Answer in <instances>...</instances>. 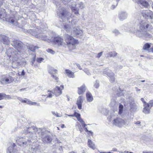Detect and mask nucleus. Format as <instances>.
Listing matches in <instances>:
<instances>
[{
  "label": "nucleus",
  "mask_w": 153,
  "mask_h": 153,
  "mask_svg": "<svg viewBox=\"0 0 153 153\" xmlns=\"http://www.w3.org/2000/svg\"><path fill=\"white\" fill-rule=\"evenodd\" d=\"M149 25L145 21L143 25H142L140 27V31L137 32L138 37H142L144 36L146 38H151L152 35L149 33L147 32Z\"/></svg>",
  "instance_id": "nucleus-1"
},
{
  "label": "nucleus",
  "mask_w": 153,
  "mask_h": 153,
  "mask_svg": "<svg viewBox=\"0 0 153 153\" xmlns=\"http://www.w3.org/2000/svg\"><path fill=\"white\" fill-rule=\"evenodd\" d=\"M145 21L143 20H138L134 25H131L129 28L128 31L132 33H135L138 36L137 32L140 31V28L142 25H143Z\"/></svg>",
  "instance_id": "nucleus-2"
},
{
  "label": "nucleus",
  "mask_w": 153,
  "mask_h": 153,
  "mask_svg": "<svg viewBox=\"0 0 153 153\" xmlns=\"http://www.w3.org/2000/svg\"><path fill=\"white\" fill-rule=\"evenodd\" d=\"M11 44L17 50H20L18 51L21 54L25 53V45L21 41L15 39L12 42Z\"/></svg>",
  "instance_id": "nucleus-3"
},
{
  "label": "nucleus",
  "mask_w": 153,
  "mask_h": 153,
  "mask_svg": "<svg viewBox=\"0 0 153 153\" xmlns=\"http://www.w3.org/2000/svg\"><path fill=\"white\" fill-rule=\"evenodd\" d=\"M42 30L38 28V30L36 31L35 32L32 33L33 36L39 39L48 42L51 37L47 36L45 33H41Z\"/></svg>",
  "instance_id": "nucleus-4"
},
{
  "label": "nucleus",
  "mask_w": 153,
  "mask_h": 153,
  "mask_svg": "<svg viewBox=\"0 0 153 153\" xmlns=\"http://www.w3.org/2000/svg\"><path fill=\"white\" fill-rule=\"evenodd\" d=\"M128 120L123 119L121 118H117L114 119L113 121V124L118 127L126 126L129 124Z\"/></svg>",
  "instance_id": "nucleus-5"
},
{
  "label": "nucleus",
  "mask_w": 153,
  "mask_h": 153,
  "mask_svg": "<svg viewBox=\"0 0 153 153\" xmlns=\"http://www.w3.org/2000/svg\"><path fill=\"white\" fill-rule=\"evenodd\" d=\"M59 13L58 14L63 22L68 21L69 19V17L70 16L69 13H68L65 10V8L62 7L59 9Z\"/></svg>",
  "instance_id": "nucleus-6"
},
{
  "label": "nucleus",
  "mask_w": 153,
  "mask_h": 153,
  "mask_svg": "<svg viewBox=\"0 0 153 153\" xmlns=\"http://www.w3.org/2000/svg\"><path fill=\"white\" fill-rule=\"evenodd\" d=\"M64 37L65 41L69 46L74 45L77 42V40L74 39L73 37L68 34L64 35Z\"/></svg>",
  "instance_id": "nucleus-7"
},
{
  "label": "nucleus",
  "mask_w": 153,
  "mask_h": 153,
  "mask_svg": "<svg viewBox=\"0 0 153 153\" xmlns=\"http://www.w3.org/2000/svg\"><path fill=\"white\" fill-rule=\"evenodd\" d=\"M64 28L65 30L68 32L70 31L72 28H73L74 31V33L77 35H82V31L79 28H75L74 27H71L70 26L68 25H65L64 26Z\"/></svg>",
  "instance_id": "nucleus-8"
},
{
  "label": "nucleus",
  "mask_w": 153,
  "mask_h": 153,
  "mask_svg": "<svg viewBox=\"0 0 153 153\" xmlns=\"http://www.w3.org/2000/svg\"><path fill=\"white\" fill-rule=\"evenodd\" d=\"M49 73L51 75L52 77L55 79L56 82H58V78L56 75L57 71L54 68L49 67L48 69Z\"/></svg>",
  "instance_id": "nucleus-9"
},
{
  "label": "nucleus",
  "mask_w": 153,
  "mask_h": 153,
  "mask_svg": "<svg viewBox=\"0 0 153 153\" xmlns=\"http://www.w3.org/2000/svg\"><path fill=\"white\" fill-rule=\"evenodd\" d=\"M103 73L107 75L110 79L111 81L113 82L114 80V74L109 69H105L104 70Z\"/></svg>",
  "instance_id": "nucleus-10"
},
{
  "label": "nucleus",
  "mask_w": 153,
  "mask_h": 153,
  "mask_svg": "<svg viewBox=\"0 0 153 153\" xmlns=\"http://www.w3.org/2000/svg\"><path fill=\"white\" fill-rule=\"evenodd\" d=\"M53 41L55 44L59 46L63 45L64 44L63 39L59 36L54 37L53 39Z\"/></svg>",
  "instance_id": "nucleus-11"
},
{
  "label": "nucleus",
  "mask_w": 153,
  "mask_h": 153,
  "mask_svg": "<svg viewBox=\"0 0 153 153\" xmlns=\"http://www.w3.org/2000/svg\"><path fill=\"white\" fill-rule=\"evenodd\" d=\"M64 88V86L62 85H61L60 87H56L54 89L53 94L56 97L59 96L62 94V90Z\"/></svg>",
  "instance_id": "nucleus-12"
},
{
  "label": "nucleus",
  "mask_w": 153,
  "mask_h": 153,
  "mask_svg": "<svg viewBox=\"0 0 153 153\" xmlns=\"http://www.w3.org/2000/svg\"><path fill=\"white\" fill-rule=\"evenodd\" d=\"M142 15L143 17L147 19H153V14L152 12L150 10H143L142 13Z\"/></svg>",
  "instance_id": "nucleus-13"
},
{
  "label": "nucleus",
  "mask_w": 153,
  "mask_h": 153,
  "mask_svg": "<svg viewBox=\"0 0 153 153\" xmlns=\"http://www.w3.org/2000/svg\"><path fill=\"white\" fill-rule=\"evenodd\" d=\"M13 80V77L9 76L8 78L2 77L0 80V82L2 84H7L11 83Z\"/></svg>",
  "instance_id": "nucleus-14"
},
{
  "label": "nucleus",
  "mask_w": 153,
  "mask_h": 153,
  "mask_svg": "<svg viewBox=\"0 0 153 153\" xmlns=\"http://www.w3.org/2000/svg\"><path fill=\"white\" fill-rule=\"evenodd\" d=\"M42 138V141L45 143H50L52 140L51 136L49 135H43Z\"/></svg>",
  "instance_id": "nucleus-15"
},
{
  "label": "nucleus",
  "mask_w": 153,
  "mask_h": 153,
  "mask_svg": "<svg viewBox=\"0 0 153 153\" xmlns=\"http://www.w3.org/2000/svg\"><path fill=\"white\" fill-rule=\"evenodd\" d=\"M15 145L13 143L12 146L9 147L7 150V153H19L18 150L15 149Z\"/></svg>",
  "instance_id": "nucleus-16"
},
{
  "label": "nucleus",
  "mask_w": 153,
  "mask_h": 153,
  "mask_svg": "<svg viewBox=\"0 0 153 153\" xmlns=\"http://www.w3.org/2000/svg\"><path fill=\"white\" fill-rule=\"evenodd\" d=\"M127 16L128 14L125 12L121 11L119 13V18L121 21H123L126 19Z\"/></svg>",
  "instance_id": "nucleus-17"
},
{
  "label": "nucleus",
  "mask_w": 153,
  "mask_h": 153,
  "mask_svg": "<svg viewBox=\"0 0 153 153\" xmlns=\"http://www.w3.org/2000/svg\"><path fill=\"white\" fill-rule=\"evenodd\" d=\"M83 101L82 97V96H79L77 100L76 104L78 109L79 110L82 109V103Z\"/></svg>",
  "instance_id": "nucleus-18"
},
{
  "label": "nucleus",
  "mask_w": 153,
  "mask_h": 153,
  "mask_svg": "<svg viewBox=\"0 0 153 153\" xmlns=\"http://www.w3.org/2000/svg\"><path fill=\"white\" fill-rule=\"evenodd\" d=\"M0 38L2 39L1 42L4 44L8 45L10 43L9 40L8 38L4 35H0Z\"/></svg>",
  "instance_id": "nucleus-19"
},
{
  "label": "nucleus",
  "mask_w": 153,
  "mask_h": 153,
  "mask_svg": "<svg viewBox=\"0 0 153 153\" xmlns=\"http://www.w3.org/2000/svg\"><path fill=\"white\" fill-rule=\"evenodd\" d=\"M33 131H34V128L33 127H25L23 131V133L25 134L28 133L30 134H32Z\"/></svg>",
  "instance_id": "nucleus-20"
},
{
  "label": "nucleus",
  "mask_w": 153,
  "mask_h": 153,
  "mask_svg": "<svg viewBox=\"0 0 153 153\" xmlns=\"http://www.w3.org/2000/svg\"><path fill=\"white\" fill-rule=\"evenodd\" d=\"M47 92L48 93V94H46V95H42V96H47L46 98L45 99V100H44L43 99H42L41 100H40V101H43L45 102L46 101V99L47 98L49 97V98H52L53 96V95L52 94V93L53 94V91H50V90H48L47 91Z\"/></svg>",
  "instance_id": "nucleus-21"
},
{
  "label": "nucleus",
  "mask_w": 153,
  "mask_h": 153,
  "mask_svg": "<svg viewBox=\"0 0 153 153\" xmlns=\"http://www.w3.org/2000/svg\"><path fill=\"white\" fill-rule=\"evenodd\" d=\"M143 106L144 107L143 108V112L145 114H149L151 108H150V107H149V105L147 103L143 105Z\"/></svg>",
  "instance_id": "nucleus-22"
},
{
  "label": "nucleus",
  "mask_w": 153,
  "mask_h": 153,
  "mask_svg": "<svg viewBox=\"0 0 153 153\" xmlns=\"http://www.w3.org/2000/svg\"><path fill=\"white\" fill-rule=\"evenodd\" d=\"M16 142L19 146H24L25 145H26L27 144V142L22 138H20L19 140H17Z\"/></svg>",
  "instance_id": "nucleus-23"
},
{
  "label": "nucleus",
  "mask_w": 153,
  "mask_h": 153,
  "mask_svg": "<svg viewBox=\"0 0 153 153\" xmlns=\"http://www.w3.org/2000/svg\"><path fill=\"white\" fill-rule=\"evenodd\" d=\"M22 30L25 33H30L33 36L32 33L34 32H35L36 31L38 30V28H33V29H30L28 30L24 29H22Z\"/></svg>",
  "instance_id": "nucleus-24"
},
{
  "label": "nucleus",
  "mask_w": 153,
  "mask_h": 153,
  "mask_svg": "<svg viewBox=\"0 0 153 153\" xmlns=\"http://www.w3.org/2000/svg\"><path fill=\"white\" fill-rule=\"evenodd\" d=\"M68 5H69V7L71 8V10H72L73 12L74 13L76 14H79V9L77 8H76V5L75 4L72 5H70L69 4H68Z\"/></svg>",
  "instance_id": "nucleus-25"
},
{
  "label": "nucleus",
  "mask_w": 153,
  "mask_h": 153,
  "mask_svg": "<svg viewBox=\"0 0 153 153\" xmlns=\"http://www.w3.org/2000/svg\"><path fill=\"white\" fill-rule=\"evenodd\" d=\"M137 2L138 4H140L145 7H147L149 6L148 3L146 1L142 0H137Z\"/></svg>",
  "instance_id": "nucleus-26"
},
{
  "label": "nucleus",
  "mask_w": 153,
  "mask_h": 153,
  "mask_svg": "<svg viewBox=\"0 0 153 153\" xmlns=\"http://www.w3.org/2000/svg\"><path fill=\"white\" fill-rule=\"evenodd\" d=\"M88 145L90 148L94 150L96 149L95 144L90 139H88Z\"/></svg>",
  "instance_id": "nucleus-27"
},
{
  "label": "nucleus",
  "mask_w": 153,
  "mask_h": 153,
  "mask_svg": "<svg viewBox=\"0 0 153 153\" xmlns=\"http://www.w3.org/2000/svg\"><path fill=\"white\" fill-rule=\"evenodd\" d=\"M86 97L87 101L89 102H92L93 100V97L91 94L89 92H87L86 94Z\"/></svg>",
  "instance_id": "nucleus-28"
},
{
  "label": "nucleus",
  "mask_w": 153,
  "mask_h": 153,
  "mask_svg": "<svg viewBox=\"0 0 153 153\" xmlns=\"http://www.w3.org/2000/svg\"><path fill=\"white\" fill-rule=\"evenodd\" d=\"M85 91V85H82L80 88H78V93L79 94H83Z\"/></svg>",
  "instance_id": "nucleus-29"
},
{
  "label": "nucleus",
  "mask_w": 153,
  "mask_h": 153,
  "mask_svg": "<svg viewBox=\"0 0 153 153\" xmlns=\"http://www.w3.org/2000/svg\"><path fill=\"white\" fill-rule=\"evenodd\" d=\"M65 72L68 76L70 78H74V73L71 71L66 69L65 70Z\"/></svg>",
  "instance_id": "nucleus-30"
},
{
  "label": "nucleus",
  "mask_w": 153,
  "mask_h": 153,
  "mask_svg": "<svg viewBox=\"0 0 153 153\" xmlns=\"http://www.w3.org/2000/svg\"><path fill=\"white\" fill-rule=\"evenodd\" d=\"M6 14L5 10L4 9H0V18L2 19L5 17Z\"/></svg>",
  "instance_id": "nucleus-31"
},
{
  "label": "nucleus",
  "mask_w": 153,
  "mask_h": 153,
  "mask_svg": "<svg viewBox=\"0 0 153 153\" xmlns=\"http://www.w3.org/2000/svg\"><path fill=\"white\" fill-rule=\"evenodd\" d=\"M151 43H146L145 44L143 47V49L149 51V48L151 47Z\"/></svg>",
  "instance_id": "nucleus-32"
},
{
  "label": "nucleus",
  "mask_w": 153,
  "mask_h": 153,
  "mask_svg": "<svg viewBox=\"0 0 153 153\" xmlns=\"http://www.w3.org/2000/svg\"><path fill=\"white\" fill-rule=\"evenodd\" d=\"M133 102H131L130 103V107L131 109L133 110H136L137 109V107L136 103L134 102V100L132 99Z\"/></svg>",
  "instance_id": "nucleus-33"
},
{
  "label": "nucleus",
  "mask_w": 153,
  "mask_h": 153,
  "mask_svg": "<svg viewBox=\"0 0 153 153\" xmlns=\"http://www.w3.org/2000/svg\"><path fill=\"white\" fill-rule=\"evenodd\" d=\"M1 94L2 95L1 97V100L3 99H11V97L9 95H6L4 93H1Z\"/></svg>",
  "instance_id": "nucleus-34"
},
{
  "label": "nucleus",
  "mask_w": 153,
  "mask_h": 153,
  "mask_svg": "<svg viewBox=\"0 0 153 153\" xmlns=\"http://www.w3.org/2000/svg\"><path fill=\"white\" fill-rule=\"evenodd\" d=\"M39 48V47L37 46H31L29 47L28 49L33 52H35V50Z\"/></svg>",
  "instance_id": "nucleus-35"
},
{
  "label": "nucleus",
  "mask_w": 153,
  "mask_h": 153,
  "mask_svg": "<svg viewBox=\"0 0 153 153\" xmlns=\"http://www.w3.org/2000/svg\"><path fill=\"white\" fill-rule=\"evenodd\" d=\"M123 106L122 105L120 104L119 107V114H121L123 111Z\"/></svg>",
  "instance_id": "nucleus-36"
},
{
  "label": "nucleus",
  "mask_w": 153,
  "mask_h": 153,
  "mask_svg": "<svg viewBox=\"0 0 153 153\" xmlns=\"http://www.w3.org/2000/svg\"><path fill=\"white\" fill-rule=\"evenodd\" d=\"M18 99L20 101L24 103H26L27 104H28L29 100L27 99H25V100H23L20 97H18Z\"/></svg>",
  "instance_id": "nucleus-37"
},
{
  "label": "nucleus",
  "mask_w": 153,
  "mask_h": 153,
  "mask_svg": "<svg viewBox=\"0 0 153 153\" xmlns=\"http://www.w3.org/2000/svg\"><path fill=\"white\" fill-rule=\"evenodd\" d=\"M51 113L53 114L55 116L57 117H60L62 116V114L58 113L57 112L53 111H52Z\"/></svg>",
  "instance_id": "nucleus-38"
},
{
  "label": "nucleus",
  "mask_w": 153,
  "mask_h": 153,
  "mask_svg": "<svg viewBox=\"0 0 153 153\" xmlns=\"http://www.w3.org/2000/svg\"><path fill=\"white\" fill-rule=\"evenodd\" d=\"M31 105H37V106H39V103H37L36 102H32L30 100L29 101L28 104Z\"/></svg>",
  "instance_id": "nucleus-39"
},
{
  "label": "nucleus",
  "mask_w": 153,
  "mask_h": 153,
  "mask_svg": "<svg viewBox=\"0 0 153 153\" xmlns=\"http://www.w3.org/2000/svg\"><path fill=\"white\" fill-rule=\"evenodd\" d=\"M74 117H75L77 120L80 118V114L75 111L74 114Z\"/></svg>",
  "instance_id": "nucleus-40"
},
{
  "label": "nucleus",
  "mask_w": 153,
  "mask_h": 153,
  "mask_svg": "<svg viewBox=\"0 0 153 153\" xmlns=\"http://www.w3.org/2000/svg\"><path fill=\"white\" fill-rule=\"evenodd\" d=\"M147 104L149 105V106L150 107V108H151L153 106V100H150Z\"/></svg>",
  "instance_id": "nucleus-41"
},
{
  "label": "nucleus",
  "mask_w": 153,
  "mask_h": 153,
  "mask_svg": "<svg viewBox=\"0 0 153 153\" xmlns=\"http://www.w3.org/2000/svg\"><path fill=\"white\" fill-rule=\"evenodd\" d=\"M44 59V58L42 57L37 58L36 59V61L39 63H41V62Z\"/></svg>",
  "instance_id": "nucleus-42"
},
{
  "label": "nucleus",
  "mask_w": 153,
  "mask_h": 153,
  "mask_svg": "<svg viewBox=\"0 0 153 153\" xmlns=\"http://www.w3.org/2000/svg\"><path fill=\"white\" fill-rule=\"evenodd\" d=\"M94 86L95 88H97L99 86V82L96 80L94 83Z\"/></svg>",
  "instance_id": "nucleus-43"
},
{
  "label": "nucleus",
  "mask_w": 153,
  "mask_h": 153,
  "mask_svg": "<svg viewBox=\"0 0 153 153\" xmlns=\"http://www.w3.org/2000/svg\"><path fill=\"white\" fill-rule=\"evenodd\" d=\"M8 21L10 23L13 24L14 22V20L13 18L10 17L8 19Z\"/></svg>",
  "instance_id": "nucleus-44"
},
{
  "label": "nucleus",
  "mask_w": 153,
  "mask_h": 153,
  "mask_svg": "<svg viewBox=\"0 0 153 153\" xmlns=\"http://www.w3.org/2000/svg\"><path fill=\"white\" fill-rule=\"evenodd\" d=\"M112 32L113 33L115 34L116 35H118L120 33L119 31L116 29L113 30L112 31Z\"/></svg>",
  "instance_id": "nucleus-45"
},
{
  "label": "nucleus",
  "mask_w": 153,
  "mask_h": 153,
  "mask_svg": "<svg viewBox=\"0 0 153 153\" xmlns=\"http://www.w3.org/2000/svg\"><path fill=\"white\" fill-rule=\"evenodd\" d=\"M111 57H114L115 56L117 55V53L114 51L111 52Z\"/></svg>",
  "instance_id": "nucleus-46"
},
{
  "label": "nucleus",
  "mask_w": 153,
  "mask_h": 153,
  "mask_svg": "<svg viewBox=\"0 0 153 153\" xmlns=\"http://www.w3.org/2000/svg\"><path fill=\"white\" fill-rule=\"evenodd\" d=\"M47 51L48 52L53 54L55 53V52L51 49H48L47 50Z\"/></svg>",
  "instance_id": "nucleus-47"
},
{
  "label": "nucleus",
  "mask_w": 153,
  "mask_h": 153,
  "mask_svg": "<svg viewBox=\"0 0 153 153\" xmlns=\"http://www.w3.org/2000/svg\"><path fill=\"white\" fill-rule=\"evenodd\" d=\"M79 7L81 9H82L84 8L83 4L82 2H80L79 4Z\"/></svg>",
  "instance_id": "nucleus-48"
},
{
  "label": "nucleus",
  "mask_w": 153,
  "mask_h": 153,
  "mask_svg": "<svg viewBox=\"0 0 153 153\" xmlns=\"http://www.w3.org/2000/svg\"><path fill=\"white\" fill-rule=\"evenodd\" d=\"M36 60V55H33V57L32 58V60L31 61L32 65H33L34 64V62Z\"/></svg>",
  "instance_id": "nucleus-49"
},
{
  "label": "nucleus",
  "mask_w": 153,
  "mask_h": 153,
  "mask_svg": "<svg viewBox=\"0 0 153 153\" xmlns=\"http://www.w3.org/2000/svg\"><path fill=\"white\" fill-rule=\"evenodd\" d=\"M71 0H63L62 2L65 4H67Z\"/></svg>",
  "instance_id": "nucleus-50"
},
{
  "label": "nucleus",
  "mask_w": 153,
  "mask_h": 153,
  "mask_svg": "<svg viewBox=\"0 0 153 153\" xmlns=\"http://www.w3.org/2000/svg\"><path fill=\"white\" fill-rule=\"evenodd\" d=\"M84 72L86 74L88 75H89L90 74V73L89 71L87 69H84Z\"/></svg>",
  "instance_id": "nucleus-51"
},
{
  "label": "nucleus",
  "mask_w": 153,
  "mask_h": 153,
  "mask_svg": "<svg viewBox=\"0 0 153 153\" xmlns=\"http://www.w3.org/2000/svg\"><path fill=\"white\" fill-rule=\"evenodd\" d=\"M99 25H99L98 27H99V28H100V29H102L104 27L103 25H102L101 23H100Z\"/></svg>",
  "instance_id": "nucleus-52"
},
{
  "label": "nucleus",
  "mask_w": 153,
  "mask_h": 153,
  "mask_svg": "<svg viewBox=\"0 0 153 153\" xmlns=\"http://www.w3.org/2000/svg\"><path fill=\"white\" fill-rule=\"evenodd\" d=\"M80 123H83L84 122V121L82 119L81 117L79 118V119H78L77 120Z\"/></svg>",
  "instance_id": "nucleus-53"
},
{
  "label": "nucleus",
  "mask_w": 153,
  "mask_h": 153,
  "mask_svg": "<svg viewBox=\"0 0 153 153\" xmlns=\"http://www.w3.org/2000/svg\"><path fill=\"white\" fill-rule=\"evenodd\" d=\"M80 123H83L84 122V121L82 119L81 117L79 118V119H78L77 120Z\"/></svg>",
  "instance_id": "nucleus-54"
},
{
  "label": "nucleus",
  "mask_w": 153,
  "mask_h": 153,
  "mask_svg": "<svg viewBox=\"0 0 153 153\" xmlns=\"http://www.w3.org/2000/svg\"><path fill=\"white\" fill-rule=\"evenodd\" d=\"M102 52L99 53L97 56V57L99 58L102 55Z\"/></svg>",
  "instance_id": "nucleus-55"
},
{
  "label": "nucleus",
  "mask_w": 153,
  "mask_h": 153,
  "mask_svg": "<svg viewBox=\"0 0 153 153\" xmlns=\"http://www.w3.org/2000/svg\"><path fill=\"white\" fill-rule=\"evenodd\" d=\"M135 89L138 93H139L140 92V90L138 89L137 88L135 87Z\"/></svg>",
  "instance_id": "nucleus-56"
},
{
  "label": "nucleus",
  "mask_w": 153,
  "mask_h": 153,
  "mask_svg": "<svg viewBox=\"0 0 153 153\" xmlns=\"http://www.w3.org/2000/svg\"><path fill=\"white\" fill-rule=\"evenodd\" d=\"M141 100L143 103V105H145V104L147 103H146L145 101V100L143 98H141Z\"/></svg>",
  "instance_id": "nucleus-57"
},
{
  "label": "nucleus",
  "mask_w": 153,
  "mask_h": 153,
  "mask_svg": "<svg viewBox=\"0 0 153 153\" xmlns=\"http://www.w3.org/2000/svg\"><path fill=\"white\" fill-rule=\"evenodd\" d=\"M117 6V5H116V4L115 5H112L111 6V9L112 10H113L115 8V7H116V6Z\"/></svg>",
  "instance_id": "nucleus-58"
},
{
  "label": "nucleus",
  "mask_w": 153,
  "mask_h": 153,
  "mask_svg": "<svg viewBox=\"0 0 153 153\" xmlns=\"http://www.w3.org/2000/svg\"><path fill=\"white\" fill-rule=\"evenodd\" d=\"M25 75V72L24 70H22L21 74L20 75V76H23Z\"/></svg>",
  "instance_id": "nucleus-59"
},
{
  "label": "nucleus",
  "mask_w": 153,
  "mask_h": 153,
  "mask_svg": "<svg viewBox=\"0 0 153 153\" xmlns=\"http://www.w3.org/2000/svg\"><path fill=\"white\" fill-rule=\"evenodd\" d=\"M149 52L153 53V46H152L149 50Z\"/></svg>",
  "instance_id": "nucleus-60"
},
{
  "label": "nucleus",
  "mask_w": 153,
  "mask_h": 153,
  "mask_svg": "<svg viewBox=\"0 0 153 153\" xmlns=\"http://www.w3.org/2000/svg\"><path fill=\"white\" fill-rule=\"evenodd\" d=\"M76 65L77 66V67L80 70L82 69V68H81L80 65L78 64H76Z\"/></svg>",
  "instance_id": "nucleus-61"
},
{
  "label": "nucleus",
  "mask_w": 153,
  "mask_h": 153,
  "mask_svg": "<svg viewBox=\"0 0 153 153\" xmlns=\"http://www.w3.org/2000/svg\"><path fill=\"white\" fill-rule=\"evenodd\" d=\"M143 153H153V151H143Z\"/></svg>",
  "instance_id": "nucleus-62"
},
{
  "label": "nucleus",
  "mask_w": 153,
  "mask_h": 153,
  "mask_svg": "<svg viewBox=\"0 0 153 153\" xmlns=\"http://www.w3.org/2000/svg\"><path fill=\"white\" fill-rule=\"evenodd\" d=\"M112 151L114 152H118L117 149L116 148H114L112 149Z\"/></svg>",
  "instance_id": "nucleus-63"
},
{
  "label": "nucleus",
  "mask_w": 153,
  "mask_h": 153,
  "mask_svg": "<svg viewBox=\"0 0 153 153\" xmlns=\"http://www.w3.org/2000/svg\"><path fill=\"white\" fill-rule=\"evenodd\" d=\"M81 124L82 126L83 127H85V126L86 125L85 124V122L83 123H81Z\"/></svg>",
  "instance_id": "nucleus-64"
}]
</instances>
